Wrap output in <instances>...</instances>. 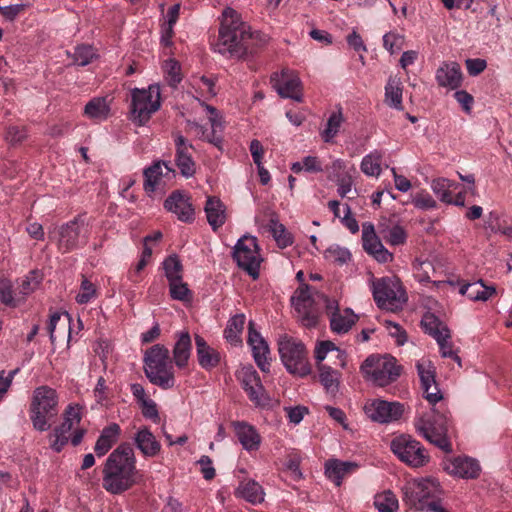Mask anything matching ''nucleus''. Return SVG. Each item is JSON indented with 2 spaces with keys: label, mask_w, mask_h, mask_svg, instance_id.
Masks as SVG:
<instances>
[{
  "label": "nucleus",
  "mask_w": 512,
  "mask_h": 512,
  "mask_svg": "<svg viewBox=\"0 0 512 512\" xmlns=\"http://www.w3.org/2000/svg\"><path fill=\"white\" fill-rule=\"evenodd\" d=\"M253 33L240 15L227 7L222 12L219 35L214 50L222 55L241 58L251 50Z\"/></svg>",
  "instance_id": "nucleus-1"
},
{
  "label": "nucleus",
  "mask_w": 512,
  "mask_h": 512,
  "mask_svg": "<svg viewBox=\"0 0 512 512\" xmlns=\"http://www.w3.org/2000/svg\"><path fill=\"white\" fill-rule=\"evenodd\" d=\"M137 469L133 449L118 446L107 458L103 468V488L111 494H121L136 483Z\"/></svg>",
  "instance_id": "nucleus-2"
},
{
  "label": "nucleus",
  "mask_w": 512,
  "mask_h": 512,
  "mask_svg": "<svg viewBox=\"0 0 512 512\" xmlns=\"http://www.w3.org/2000/svg\"><path fill=\"white\" fill-rule=\"evenodd\" d=\"M403 501L417 510L447 512L441 506V488L435 478H419L407 480L402 487Z\"/></svg>",
  "instance_id": "nucleus-3"
},
{
  "label": "nucleus",
  "mask_w": 512,
  "mask_h": 512,
  "mask_svg": "<svg viewBox=\"0 0 512 512\" xmlns=\"http://www.w3.org/2000/svg\"><path fill=\"white\" fill-rule=\"evenodd\" d=\"M59 393L51 386L40 385L31 394L29 417L33 428L44 432L51 428L59 414Z\"/></svg>",
  "instance_id": "nucleus-4"
},
{
  "label": "nucleus",
  "mask_w": 512,
  "mask_h": 512,
  "mask_svg": "<svg viewBox=\"0 0 512 512\" xmlns=\"http://www.w3.org/2000/svg\"><path fill=\"white\" fill-rule=\"evenodd\" d=\"M144 370L149 381L162 389L175 385L174 368L170 362L169 350L160 344L148 349L144 356Z\"/></svg>",
  "instance_id": "nucleus-5"
},
{
  "label": "nucleus",
  "mask_w": 512,
  "mask_h": 512,
  "mask_svg": "<svg viewBox=\"0 0 512 512\" xmlns=\"http://www.w3.org/2000/svg\"><path fill=\"white\" fill-rule=\"evenodd\" d=\"M415 429L419 435L446 453L452 451L448 437L449 417L444 412L433 409L415 419Z\"/></svg>",
  "instance_id": "nucleus-6"
},
{
  "label": "nucleus",
  "mask_w": 512,
  "mask_h": 512,
  "mask_svg": "<svg viewBox=\"0 0 512 512\" xmlns=\"http://www.w3.org/2000/svg\"><path fill=\"white\" fill-rule=\"evenodd\" d=\"M160 106L159 85L153 84L146 89L134 88L131 90L130 119L134 124L145 125Z\"/></svg>",
  "instance_id": "nucleus-7"
},
{
  "label": "nucleus",
  "mask_w": 512,
  "mask_h": 512,
  "mask_svg": "<svg viewBox=\"0 0 512 512\" xmlns=\"http://www.w3.org/2000/svg\"><path fill=\"white\" fill-rule=\"evenodd\" d=\"M278 351L286 369L298 376H306L311 369L306 357L305 346L287 335L281 336L278 340Z\"/></svg>",
  "instance_id": "nucleus-8"
},
{
  "label": "nucleus",
  "mask_w": 512,
  "mask_h": 512,
  "mask_svg": "<svg viewBox=\"0 0 512 512\" xmlns=\"http://www.w3.org/2000/svg\"><path fill=\"white\" fill-rule=\"evenodd\" d=\"M372 293L378 307L397 310L406 302L405 290L397 277H383L373 281Z\"/></svg>",
  "instance_id": "nucleus-9"
},
{
  "label": "nucleus",
  "mask_w": 512,
  "mask_h": 512,
  "mask_svg": "<svg viewBox=\"0 0 512 512\" xmlns=\"http://www.w3.org/2000/svg\"><path fill=\"white\" fill-rule=\"evenodd\" d=\"M364 376L380 387L395 381L400 375V368L392 356H370L361 365Z\"/></svg>",
  "instance_id": "nucleus-10"
},
{
  "label": "nucleus",
  "mask_w": 512,
  "mask_h": 512,
  "mask_svg": "<svg viewBox=\"0 0 512 512\" xmlns=\"http://www.w3.org/2000/svg\"><path fill=\"white\" fill-rule=\"evenodd\" d=\"M391 451L403 463L419 468L429 462V455L417 440L409 435H398L390 442Z\"/></svg>",
  "instance_id": "nucleus-11"
},
{
  "label": "nucleus",
  "mask_w": 512,
  "mask_h": 512,
  "mask_svg": "<svg viewBox=\"0 0 512 512\" xmlns=\"http://www.w3.org/2000/svg\"><path fill=\"white\" fill-rule=\"evenodd\" d=\"M233 257L238 266L245 270L253 279L259 277L262 258L255 237H241L234 247Z\"/></svg>",
  "instance_id": "nucleus-12"
},
{
  "label": "nucleus",
  "mask_w": 512,
  "mask_h": 512,
  "mask_svg": "<svg viewBox=\"0 0 512 512\" xmlns=\"http://www.w3.org/2000/svg\"><path fill=\"white\" fill-rule=\"evenodd\" d=\"M197 100L207 113L208 120L211 125V131H206L201 125L197 123H191L190 129L193 130L195 135L200 139L207 141L215 147L221 149L224 131L222 116L215 107L201 101L199 97H197Z\"/></svg>",
  "instance_id": "nucleus-13"
},
{
  "label": "nucleus",
  "mask_w": 512,
  "mask_h": 512,
  "mask_svg": "<svg viewBox=\"0 0 512 512\" xmlns=\"http://www.w3.org/2000/svg\"><path fill=\"white\" fill-rule=\"evenodd\" d=\"M364 412L367 417L374 422L390 423L401 418L404 412V406L399 402L373 399L365 403Z\"/></svg>",
  "instance_id": "nucleus-14"
},
{
  "label": "nucleus",
  "mask_w": 512,
  "mask_h": 512,
  "mask_svg": "<svg viewBox=\"0 0 512 512\" xmlns=\"http://www.w3.org/2000/svg\"><path fill=\"white\" fill-rule=\"evenodd\" d=\"M144 189L147 193L164 192L175 177V171L163 161H157L144 171Z\"/></svg>",
  "instance_id": "nucleus-15"
},
{
  "label": "nucleus",
  "mask_w": 512,
  "mask_h": 512,
  "mask_svg": "<svg viewBox=\"0 0 512 512\" xmlns=\"http://www.w3.org/2000/svg\"><path fill=\"white\" fill-rule=\"evenodd\" d=\"M271 81L273 87L283 98H290L296 102H302V83L295 71L283 69L280 73H275Z\"/></svg>",
  "instance_id": "nucleus-16"
},
{
  "label": "nucleus",
  "mask_w": 512,
  "mask_h": 512,
  "mask_svg": "<svg viewBox=\"0 0 512 512\" xmlns=\"http://www.w3.org/2000/svg\"><path fill=\"white\" fill-rule=\"evenodd\" d=\"M83 230L84 223L80 219H74L61 226L58 231V248L62 252H69L75 249L80 242H86Z\"/></svg>",
  "instance_id": "nucleus-17"
},
{
  "label": "nucleus",
  "mask_w": 512,
  "mask_h": 512,
  "mask_svg": "<svg viewBox=\"0 0 512 512\" xmlns=\"http://www.w3.org/2000/svg\"><path fill=\"white\" fill-rule=\"evenodd\" d=\"M443 467L450 475L463 479L477 478L481 471L478 461L468 456L447 458L443 462Z\"/></svg>",
  "instance_id": "nucleus-18"
},
{
  "label": "nucleus",
  "mask_w": 512,
  "mask_h": 512,
  "mask_svg": "<svg viewBox=\"0 0 512 512\" xmlns=\"http://www.w3.org/2000/svg\"><path fill=\"white\" fill-rule=\"evenodd\" d=\"M362 244L364 250L378 262L387 263L393 260V254L384 247L371 223L367 222L362 226Z\"/></svg>",
  "instance_id": "nucleus-19"
},
{
  "label": "nucleus",
  "mask_w": 512,
  "mask_h": 512,
  "mask_svg": "<svg viewBox=\"0 0 512 512\" xmlns=\"http://www.w3.org/2000/svg\"><path fill=\"white\" fill-rule=\"evenodd\" d=\"M248 344L251 347L257 366L263 372H268L270 367L268 358L270 354L269 347L260 333L254 330L252 322L249 323Z\"/></svg>",
  "instance_id": "nucleus-20"
},
{
  "label": "nucleus",
  "mask_w": 512,
  "mask_h": 512,
  "mask_svg": "<svg viewBox=\"0 0 512 512\" xmlns=\"http://www.w3.org/2000/svg\"><path fill=\"white\" fill-rule=\"evenodd\" d=\"M232 427L244 450L249 453L259 450L262 438L254 426L244 421H234Z\"/></svg>",
  "instance_id": "nucleus-21"
},
{
  "label": "nucleus",
  "mask_w": 512,
  "mask_h": 512,
  "mask_svg": "<svg viewBox=\"0 0 512 512\" xmlns=\"http://www.w3.org/2000/svg\"><path fill=\"white\" fill-rule=\"evenodd\" d=\"M436 81L439 86L455 90L462 84V72L456 62H443L436 70Z\"/></svg>",
  "instance_id": "nucleus-22"
},
{
  "label": "nucleus",
  "mask_w": 512,
  "mask_h": 512,
  "mask_svg": "<svg viewBox=\"0 0 512 512\" xmlns=\"http://www.w3.org/2000/svg\"><path fill=\"white\" fill-rule=\"evenodd\" d=\"M164 206L183 222H190L194 219V209L189 198L180 192L172 193L165 200Z\"/></svg>",
  "instance_id": "nucleus-23"
},
{
  "label": "nucleus",
  "mask_w": 512,
  "mask_h": 512,
  "mask_svg": "<svg viewBox=\"0 0 512 512\" xmlns=\"http://www.w3.org/2000/svg\"><path fill=\"white\" fill-rule=\"evenodd\" d=\"M358 464L352 461L329 459L325 462V475L336 486L342 484L343 479L358 469Z\"/></svg>",
  "instance_id": "nucleus-24"
},
{
  "label": "nucleus",
  "mask_w": 512,
  "mask_h": 512,
  "mask_svg": "<svg viewBox=\"0 0 512 512\" xmlns=\"http://www.w3.org/2000/svg\"><path fill=\"white\" fill-rule=\"evenodd\" d=\"M175 144L177 148L176 164L178 168L180 169L183 176H193L195 173V163L189 153V148L191 145H189L185 138L181 135L176 137Z\"/></svg>",
  "instance_id": "nucleus-25"
},
{
  "label": "nucleus",
  "mask_w": 512,
  "mask_h": 512,
  "mask_svg": "<svg viewBox=\"0 0 512 512\" xmlns=\"http://www.w3.org/2000/svg\"><path fill=\"white\" fill-rule=\"evenodd\" d=\"M196 353L199 365L206 370L215 368L220 362V354L209 346L205 339L199 335L195 336Z\"/></svg>",
  "instance_id": "nucleus-26"
},
{
  "label": "nucleus",
  "mask_w": 512,
  "mask_h": 512,
  "mask_svg": "<svg viewBox=\"0 0 512 512\" xmlns=\"http://www.w3.org/2000/svg\"><path fill=\"white\" fill-rule=\"evenodd\" d=\"M134 443L146 457H154L161 450V444L154 434L147 428H140L134 437Z\"/></svg>",
  "instance_id": "nucleus-27"
},
{
  "label": "nucleus",
  "mask_w": 512,
  "mask_h": 512,
  "mask_svg": "<svg viewBox=\"0 0 512 512\" xmlns=\"http://www.w3.org/2000/svg\"><path fill=\"white\" fill-rule=\"evenodd\" d=\"M235 496L255 505L264 501L265 492L258 482L248 479L239 483Z\"/></svg>",
  "instance_id": "nucleus-28"
},
{
  "label": "nucleus",
  "mask_w": 512,
  "mask_h": 512,
  "mask_svg": "<svg viewBox=\"0 0 512 512\" xmlns=\"http://www.w3.org/2000/svg\"><path fill=\"white\" fill-rule=\"evenodd\" d=\"M121 433V428L117 423H111L106 426L96 441L94 451L97 456H104L112 446L117 442Z\"/></svg>",
  "instance_id": "nucleus-29"
},
{
  "label": "nucleus",
  "mask_w": 512,
  "mask_h": 512,
  "mask_svg": "<svg viewBox=\"0 0 512 512\" xmlns=\"http://www.w3.org/2000/svg\"><path fill=\"white\" fill-rule=\"evenodd\" d=\"M191 350L192 343L190 334L187 331L178 333L176 343L173 347V359L178 368L187 366Z\"/></svg>",
  "instance_id": "nucleus-30"
},
{
  "label": "nucleus",
  "mask_w": 512,
  "mask_h": 512,
  "mask_svg": "<svg viewBox=\"0 0 512 512\" xmlns=\"http://www.w3.org/2000/svg\"><path fill=\"white\" fill-rule=\"evenodd\" d=\"M335 307H337V305ZM357 319V315L351 309L339 310L336 308L330 316V326L335 333H347L356 323Z\"/></svg>",
  "instance_id": "nucleus-31"
},
{
  "label": "nucleus",
  "mask_w": 512,
  "mask_h": 512,
  "mask_svg": "<svg viewBox=\"0 0 512 512\" xmlns=\"http://www.w3.org/2000/svg\"><path fill=\"white\" fill-rule=\"evenodd\" d=\"M292 305L294 306L295 310L301 315L302 317L307 318L308 323L311 324L314 322L313 318H310L311 315V307H312V297L310 293V289L308 285H301L292 296Z\"/></svg>",
  "instance_id": "nucleus-32"
},
{
  "label": "nucleus",
  "mask_w": 512,
  "mask_h": 512,
  "mask_svg": "<svg viewBox=\"0 0 512 512\" xmlns=\"http://www.w3.org/2000/svg\"><path fill=\"white\" fill-rule=\"evenodd\" d=\"M205 213L209 225L216 230L226 221V207L220 199L208 197L205 205Z\"/></svg>",
  "instance_id": "nucleus-33"
},
{
  "label": "nucleus",
  "mask_w": 512,
  "mask_h": 512,
  "mask_svg": "<svg viewBox=\"0 0 512 512\" xmlns=\"http://www.w3.org/2000/svg\"><path fill=\"white\" fill-rule=\"evenodd\" d=\"M268 216V229L272 234L279 248L284 249L293 244V236L287 231L285 226L279 222L277 215L274 212L267 211Z\"/></svg>",
  "instance_id": "nucleus-34"
},
{
  "label": "nucleus",
  "mask_w": 512,
  "mask_h": 512,
  "mask_svg": "<svg viewBox=\"0 0 512 512\" xmlns=\"http://www.w3.org/2000/svg\"><path fill=\"white\" fill-rule=\"evenodd\" d=\"M460 293L473 301H487L496 293V289L493 286H486L480 280L463 285L460 288Z\"/></svg>",
  "instance_id": "nucleus-35"
},
{
  "label": "nucleus",
  "mask_w": 512,
  "mask_h": 512,
  "mask_svg": "<svg viewBox=\"0 0 512 512\" xmlns=\"http://www.w3.org/2000/svg\"><path fill=\"white\" fill-rule=\"evenodd\" d=\"M319 380L325 391L335 396L339 391L340 373L325 364H318Z\"/></svg>",
  "instance_id": "nucleus-36"
},
{
  "label": "nucleus",
  "mask_w": 512,
  "mask_h": 512,
  "mask_svg": "<svg viewBox=\"0 0 512 512\" xmlns=\"http://www.w3.org/2000/svg\"><path fill=\"white\" fill-rule=\"evenodd\" d=\"M109 105L105 98L97 97L90 100L84 108V115L94 121H103L109 115Z\"/></svg>",
  "instance_id": "nucleus-37"
},
{
  "label": "nucleus",
  "mask_w": 512,
  "mask_h": 512,
  "mask_svg": "<svg viewBox=\"0 0 512 512\" xmlns=\"http://www.w3.org/2000/svg\"><path fill=\"white\" fill-rule=\"evenodd\" d=\"M83 411L84 408L81 405L76 403L69 404L64 411L63 422L59 427L71 433L73 429L78 428L83 417Z\"/></svg>",
  "instance_id": "nucleus-38"
},
{
  "label": "nucleus",
  "mask_w": 512,
  "mask_h": 512,
  "mask_svg": "<svg viewBox=\"0 0 512 512\" xmlns=\"http://www.w3.org/2000/svg\"><path fill=\"white\" fill-rule=\"evenodd\" d=\"M343 122L344 116L341 109H339L338 111H334L330 114L325 125V128L320 133L325 143L333 142L334 138L339 133Z\"/></svg>",
  "instance_id": "nucleus-39"
},
{
  "label": "nucleus",
  "mask_w": 512,
  "mask_h": 512,
  "mask_svg": "<svg viewBox=\"0 0 512 512\" xmlns=\"http://www.w3.org/2000/svg\"><path fill=\"white\" fill-rule=\"evenodd\" d=\"M385 102L392 108L402 110V84L398 78H390L385 87Z\"/></svg>",
  "instance_id": "nucleus-40"
},
{
  "label": "nucleus",
  "mask_w": 512,
  "mask_h": 512,
  "mask_svg": "<svg viewBox=\"0 0 512 512\" xmlns=\"http://www.w3.org/2000/svg\"><path fill=\"white\" fill-rule=\"evenodd\" d=\"M422 327L432 337L443 339V337H450L449 329L439 321V319L430 313L423 316L421 321Z\"/></svg>",
  "instance_id": "nucleus-41"
},
{
  "label": "nucleus",
  "mask_w": 512,
  "mask_h": 512,
  "mask_svg": "<svg viewBox=\"0 0 512 512\" xmlns=\"http://www.w3.org/2000/svg\"><path fill=\"white\" fill-rule=\"evenodd\" d=\"M245 325L244 314H237L233 316L227 324L224 331V336L231 344H238L241 342V334Z\"/></svg>",
  "instance_id": "nucleus-42"
},
{
  "label": "nucleus",
  "mask_w": 512,
  "mask_h": 512,
  "mask_svg": "<svg viewBox=\"0 0 512 512\" xmlns=\"http://www.w3.org/2000/svg\"><path fill=\"white\" fill-rule=\"evenodd\" d=\"M374 506L378 512H397L399 504L396 495L387 490L375 495Z\"/></svg>",
  "instance_id": "nucleus-43"
},
{
  "label": "nucleus",
  "mask_w": 512,
  "mask_h": 512,
  "mask_svg": "<svg viewBox=\"0 0 512 512\" xmlns=\"http://www.w3.org/2000/svg\"><path fill=\"white\" fill-rule=\"evenodd\" d=\"M383 154L374 150L364 156L361 162V170L367 176H379L381 173V161Z\"/></svg>",
  "instance_id": "nucleus-44"
},
{
  "label": "nucleus",
  "mask_w": 512,
  "mask_h": 512,
  "mask_svg": "<svg viewBox=\"0 0 512 512\" xmlns=\"http://www.w3.org/2000/svg\"><path fill=\"white\" fill-rule=\"evenodd\" d=\"M162 266L169 283L183 278V266L177 255L168 256Z\"/></svg>",
  "instance_id": "nucleus-45"
},
{
  "label": "nucleus",
  "mask_w": 512,
  "mask_h": 512,
  "mask_svg": "<svg viewBox=\"0 0 512 512\" xmlns=\"http://www.w3.org/2000/svg\"><path fill=\"white\" fill-rule=\"evenodd\" d=\"M41 279L42 277L38 271H31L28 275L22 278L18 286V298L23 301L27 295L34 292L38 288Z\"/></svg>",
  "instance_id": "nucleus-46"
},
{
  "label": "nucleus",
  "mask_w": 512,
  "mask_h": 512,
  "mask_svg": "<svg viewBox=\"0 0 512 512\" xmlns=\"http://www.w3.org/2000/svg\"><path fill=\"white\" fill-rule=\"evenodd\" d=\"M452 183L446 178H437L431 182V189L441 202L451 204L452 195L450 188Z\"/></svg>",
  "instance_id": "nucleus-47"
},
{
  "label": "nucleus",
  "mask_w": 512,
  "mask_h": 512,
  "mask_svg": "<svg viewBox=\"0 0 512 512\" xmlns=\"http://www.w3.org/2000/svg\"><path fill=\"white\" fill-rule=\"evenodd\" d=\"M435 273L434 265L429 260L417 259L413 264V274L417 281L430 282L431 276Z\"/></svg>",
  "instance_id": "nucleus-48"
},
{
  "label": "nucleus",
  "mask_w": 512,
  "mask_h": 512,
  "mask_svg": "<svg viewBox=\"0 0 512 512\" xmlns=\"http://www.w3.org/2000/svg\"><path fill=\"white\" fill-rule=\"evenodd\" d=\"M324 257L330 262L343 265L350 261L351 253L347 248L334 244L325 250Z\"/></svg>",
  "instance_id": "nucleus-49"
},
{
  "label": "nucleus",
  "mask_w": 512,
  "mask_h": 512,
  "mask_svg": "<svg viewBox=\"0 0 512 512\" xmlns=\"http://www.w3.org/2000/svg\"><path fill=\"white\" fill-rule=\"evenodd\" d=\"M291 170L294 173H300L302 171L317 173L322 171V164L316 156H306L302 161L294 162L291 165Z\"/></svg>",
  "instance_id": "nucleus-50"
},
{
  "label": "nucleus",
  "mask_w": 512,
  "mask_h": 512,
  "mask_svg": "<svg viewBox=\"0 0 512 512\" xmlns=\"http://www.w3.org/2000/svg\"><path fill=\"white\" fill-rule=\"evenodd\" d=\"M169 293L174 300L181 302H190L192 300V293L188 285L183 282V278L169 283Z\"/></svg>",
  "instance_id": "nucleus-51"
},
{
  "label": "nucleus",
  "mask_w": 512,
  "mask_h": 512,
  "mask_svg": "<svg viewBox=\"0 0 512 512\" xmlns=\"http://www.w3.org/2000/svg\"><path fill=\"white\" fill-rule=\"evenodd\" d=\"M97 296L98 293L95 284L90 282L88 279L83 278L79 292L75 297L76 302L80 305H84L96 299Z\"/></svg>",
  "instance_id": "nucleus-52"
},
{
  "label": "nucleus",
  "mask_w": 512,
  "mask_h": 512,
  "mask_svg": "<svg viewBox=\"0 0 512 512\" xmlns=\"http://www.w3.org/2000/svg\"><path fill=\"white\" fill-rule=\"evenodd\" d=\"M332 351H337L338 358H340L341 366L345 365L344 353L340 351L332 341H321L315 347V359L318 364H323V360L327 357V354Z\"/></svg>",
  "instance_id": "nucleus-53"
},
{
  "label": "nucleus",
  "mask_w": 512,
  "mask_h": 512,
  "mask_svg": "<svg viewBox=\"0 0 512 512\" xmlns=\"http://www.w3.org/2000/svg\"><path fill=\"white\" fill-rule=\"evenodd\" d=\"M386 242L392 246L403 245L407 239L405 229L400 225H393L382 231Z\"/></svg>",
  "instance_id": "nucleus-54"
},
{
  "label": "nucleus",
  "mask_w": 512,
  "mask_h": 512,
  "mask_svg": "<svg viewBox=\"0 0 512 512\" xmlns=\"http://www.w3.org/2000/svg\"><path fill=\"white\" fill-rule=\"evenodd\" d=\"M237 378L244 390L251 389L252 385L257 386L261 383L258 373L252 366L242 367L237 373Z\"/></svg>",
  "instance_id": "nucleus-55"
},
{
  "label": "nucleus",
  "mask_w": 512,
  "mask_h": 512,
  "mask_svg": "<svg viewBox=\"0 0 512 512\" xmlns=\"http://www.w3.org/2000/svg\"><path fill=\"white\" fill-rule=\"evenodd\" d=\"M417 370L420 377L422 389L436 382L435 368L429 360H421L417 363Z\"/></svg>",
  "instance_id": "nucleus-56"
},
{
  "label": "nucleus",
  "mask_w": 512,
  "mask_h": 512,
  "mask_svg": "<svg viewBox=\"0 0 512 512\" xmlns=\"http://www.w3.org/2000/svg\"><path fill=\"white\" fill-rule=\"evenodd\" d=\"M193 87L202 98H210L216 95L214 81L205 76L195 78L193 81Z\"/></svg>",
  "instance_id": "nucleus-57"
},
{
  "label": "nucleus",
  "mask_w": 512,
  "mask_h": 512,
  "mask_svg": "<svg viewBox=\"0 0 512 512\" xmlns=\"http://www.w3.org/2000/svg\"><path fill=\"white\" fill-rule=\"evenodd\" d=\"M165 78L171 86H176L182 80L180 73V65L174 59H168L164 62L163 65Z\"/></svg>",
  "instance_id": "nucleus-58"
},
{
  "label": "nucleus",
  "mask_w": 512,
  "mask_h": 512,
  "mask_svg": "<svg viewBox=\"0 0 512 512\" xmlns=\"http://www.w3.org/2000/svg\"><path fill=\"white\" fill-rule=\"evenodd\" d=\"M383 45L391 54L397 53L404 46V36L396 32H388L383 36Z\"/></svg>",
  "instance_id": "nucleus-59"
},
{
  "label": "nucleus",
  "mask_w": 512,
  "mask_h": 512,
  "mask_svg": "<svg viewBox=\"0 0 512 512\" xmlns=\"http://www.w3.org/2000/svg\"><path fill=\"white\" fill-rule=\"evenodd\" d=\"M69 432L56 427L50 434V446L55 452H60L69 441Z\"/></svg>",
  "instance_id": "nucleus-60"
},
{
  "label": "nucleus",
  "mask_w": 512,
  "mask_h": 512,
  "mask_svg": "<svg viewBox=\"0 0 512 512\" xmlns=\"http://www.w3.org/2000/svg\"><path fill=\"white\" fill-rule=\"evenodd\" d=\"M0 300L5 305L12 307L17 306L21 302L18 296L13 297L12 286L9 280H0Z\"/></svg>",
  "instance_id": "nucleus-61"
},
{
  "label": "nucleus",
  "mask_w": 512,
  "mask_h": 512,
  "mask_svg": "<svg viewBox=\"0 0 512 512\" xmlns=\"http://www.w3.org/2000/svg\"><path fill=\"white\" fill-rule=\"evenodd\" d=\"M95 56L94 50L91 46L82 45L78 46L74 52V61L79 66L88 65Z\"/></svg>",
  "instance_id": "nucleus-62"
},
{
  "label": "nucleus",
  "mask_w": 512,
  "mask_h": 512,
  "mask_svg": "<svg viewBox=\"0 0 512 512\" xmlns=\"http://www.w3.org/2000/svg\"><path fill=\"white\" fill-rule=\"evenodd\" d=\"M413 205L422 210L434 209L437 204L433 197L426 191L415 194L412 198Z\"/></svg>",
  "instance_id": "nucleus-63"
},
{
  "label": "nucleus",
  "mask_w": 512,
  "mask_h": 512,
  "mask_svg": "<svg viewBox=\"0 0 512 512\" xmlns=\"http://www.w3.org/2000/svg\"><path fill=\"white\" fill-rule=\"evenodd\" d=\"M388 334L395 338L398 345H404L407 341L406 331L397 323L389 320L384 321Z\"/></svg>",
  "instance_id": "nucleus-64"
}]
</instances>
